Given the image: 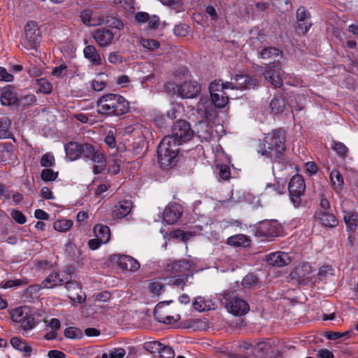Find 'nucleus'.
<instances>
[{
  "label": "nucleus",
  "mask_w": 358,
  "mask_h": 358,
  "mask_svg": "<svg viewBox=\"0 0 358 358\" xmlns=\"http://www.w3.org/2000/svg\"><path fill=\"white\" fill-rule=\"evenodd\" d=\"M194 135L188 122L180 120L172 127V135L162 138L157 148L158 162L161 167H171L178 153V146L189 141Z\"/></svg>",
  "instance_id": "obj_1"
},
{
  "label": "nucleus",
  "mask_w": 358,
  "mask_h": 358,
  "mask_svg": "<svg viewBox=\"0 0 358 358\" xmlns=\"http://www.w3.org/2000/svg\"><path fill=\"white\" fill-rule=\"evenodd\" d=\"M129 102L117 94H106L96 101L97 113L108 117L126 114L129 111Z\"/></svg>",
  "instance_id": "obj_2"
},
{
  "label": "nucleus",
  "mask_w": 358,
  "mask_h": 358,
  "mask_svg": "<svg viewBox=\"0 0 358 358\" xmlns=\"http://www.w3.org/2000/svg\"><path fill=\"white\" fill-rule=\"evenodd\" d=\"M285 133L278 129L268 134L264 138L263 148L258 152L273 162H280L285 151Z\"/></svg>",
  "instance_id": "obj_3"
},
{
  "label": "nucleus",
  "mask_w": 358,
  "mask_h": 358,
  "mask_svg": "<svg viewBox=\"0 0 358 358\" xmlns=\"http://www.w3.org/2000/svg\"><path fill=\"white\" fill-rule=\"evenodd\" d=\"M209 91L211 100L207 97H201L198 103V110L201 112L207 119L213 115L214 106L224 107L229 101V97L222 90L220 81L215 80L210 84Z\"/></svg>",
  "instance_id": "obj_4"
},
{
  "label": "nucleus",
  "mask_w": 358,
  "mask_h": 358,
  "mask_svg": "<svg viewBox=\"0 0 358 358\" xmlns=\"http://www.w3.org/2000/svg\"><path fill=\"white\" fill-rule=\"evenodd\" d=\"M289 193L290 200L295 208L303 206L302 196L304 194L306 185L303 178L299 175L293 176L289 182Z\"/></svg>",
  "instance_id": "obj_5"
},
{
  "label": "nucleus",
  "mask_w": 358,
  "mask_h": 358,
  "mask_svg": "<svg viewBox=\"0 0 358 358\" xmlns=\"http://www.w3.org/2000/svg\"><path fill=\"white\" fill-rule=\"evenodd\" d=\"M281 233V224L276 220H269L262 222L257 227L255 234L258 237H264L268 241H271Z\"/></svg>",
  "instance_id": "obj_6"
},
{
  "label": "nucleus",
  "mask_w": 358,
  "mask_h": 358,
  "mask_svg": "<svg viewBox=\"0 0 358 358\" xmlns=\"http://www.w3.org/2000/svg\"><path fill=\"white\" fill-rule=\"evenodd\" d=\"M225 307L227 310L234 315H243L249 310V305L243 299L233 296L230 293H225Z\"/></svg>",
  "instance_id": "obj_7"
},
{
  "label": "nucleus",
  "mask_w": 358,
  "mask_h": 358,
  "mask_svg": "<svg viewBox=\"0 0 358 358\" xmlns=\"http://www.w3.org/2000/svg\"><path fill=\"white\" fill-rule=\"evenodd\" d=\"M173 90L182 99H192L200 93L201 86L195 81L184 82L180 85H176Z\"/></svg>",
  "instance_id": "obj_8"
},
{
  "label": "nucleus",
  "mask_w": 358,
  "mask_h": 358,
  "mask_svg": "<svg viewBox=\"0 0 358 358\" xmlns=\"http://www.w3.org/2000/svg\"><path fill=\"white\" fill-rule=\"evenodd\" d=\"M24 44L29 48L35 49L41 41V33L36 22L29 21L24 27Z\"/></svg>",
  "instance_id": "obj_9"
},
{
  "label": "nucleus",
  "mask_w": 358,
  "mask_h": 358,
  "mask_svg": "<svg viewBox=\"0 0 358 358\" xmlns=\"http://www.w3.org/2000/svg\"><path fill=\"white\" fill-rule=\"evenodd\" d=\"M170 303V301H163L159 303L155 308L154 310V316L155 319L159 322L164 324H170L175 323L180 320V315H168L169 309L166 306Z\"/></svg>",
  "instance_id": "obj_10"
},
{
  "label": "nucleus",
  "mask_w": 358,
  "mask_h": 358,
  "mask_svg": "<svg viewBox=\"0 0 358 358\" xmlns=\"http://www.w3.org/2000/svg\"><path fill=\"white\" fill-rule=\"evenodd\" d=\"M80 156L89 159L96 164H103L105 162L103 151L101 148L94 147L90 143L81 144Z\"/></svg>",
  "instance_id": "obj_11"
},
{
  "label": "nucleus",
  "mask_w": 358,
  "mask_h": 358,
  "mask_svg": "<svg viewBox=\"0 0 358 358\" xmlns=\"http://www.w3.org/2000/svg\"><path fill=\"white\" fill-rule=\"evenodd\" d=\"M311 273L310 265L304 262L297 266L289 275L292 280H296L299 284H306L311 280Z\"/></svg>",
  "instance_id": "obj_12"
},
{
  "label": "nucleus",
  "mask_w": 358,
  "mask_h": 358,
  "mask_svg": "<svg viewBox=\"0 0 358 358\" xmlns=\"http://www.w3.org/2000/svg\"><path fill=\"white\" fill-rule=\"evenodd\" d=\"M193 264L189 260L183 259L176 261L166 265V269L171 273L178 276L186 275L187 272L192 270Z\"/></svg>",
  "instance_id": "obj_13"
},
{
  "label": "nucleus",
  "mask_w": 358,
  "mask_h": 358,
  "mask_svg": "<svg viewBox=\"0 0 358 358\" xmlns=\"http://www.w3.org/2000/svg\"><path fill=\"white\" fill-rule=\"evenodd\" d=\"M296 17L298 20L296 30L299 34H304L312 26L310 19V15L304 8H299L296 11Z\"/></svg>",
  "instance_id": "obj_14"
},
{
  "label": "nucleus",
  "mask_w": 358,
  "mask_h": 358,
  "mask_svg": "<svg viewBox=\"0 0 358 358\" xmlns=\"http://www.w3.org/2000/svg\"><path fill=\"white\" fill-rule=\"evenodd\" d=\"M265 79L268 80L274 87H280L282 85V71L274 64L267 67L263 73Z\"/></svg>",
  "instance_id": "obj_15"
},
{
  "label": "nucleus",
  "mask_w": 358,
  "mask_h": 358,
  "mask_svg": "<svg viewBox=\"0 0 358 358\" xmlns=\"http://www.w3.org/2000/svg\"><path fill=\"white\" fill-rule=\"evenodd\" d=\"M68 278L69 275L65 274ZM65 287L69 292V297L75 302L79 303H83L85 301V297L83 296L82 289L79 284L75 281H70L66 279Z\"/></svg>",
  "instance_id": "obj_16"
},
{
  "label": "nucleus",
  "mask_w": 358,
  "mask_h": 358,
  "mask_svg": "<svg viewBox=\"0 0 358 358\" xmlns=\"http://www.w3.org/2000/svg\"><path fill=\"white\" fill-rule=\"evenodd\" d=\"M182 208L178 203H172L166 207L163 213L164 220L169 224L175 223L180 217Z\"/></svg>",
  "instance_id": "obj_17"
},
{
  "label": "nucleus",
  "mask_w": 358,
  "mask_h": 358,
  "mask_svg": "<svg viewBox=\"0 0 358 358\" xmlns=\"http://www.w3.org/2000/svg\"><path fill=\"white\" fill-rule=\"evenodd\" d=\"M93 38L100 47H105L112 43L114 34L108 29H98L94 31Z\"/></svg>",
  "instance_id": "obj_18"
},
{
  "label": "nucleus",
  "mask_w": 358,
  "mask_h": 358,
  "mask_svg": "<svg viewBox=\"0 0 358 358\" xmlns=\"http://www.w3.org/2000/svg\"><path fill=\"white\" fill-rule=\"evenodd\" d=\"M117 263L120 268L131 272H135L140 268V263L136 259L128 255H118Z\"/></svg>",
  "instance_id": "obj_19"
},
{
  "label": "nucleus",
  "mask_w": 358,
  "mask_h": 358,
  "mask_svg": "<svg viewBox=\"0 0 358 358\" xmlns=\"http://www.w3.org/2000/svg\"><path fill=\"white\" fill-rule=\"evenodd\" d=\"M12 318L14 321L20 322L24 330L31 329L36 325L34 318L27 314L23 316V312L21 309H17L12 315Z\"/></svg>",
  "instance_id": "obj_20"
},
{
  "label": "nucleus",
  "mask_w": 358,
  "mask_h": 358,
  "mask_svg": "<svg viewBox=\"0 0 358 358\" xmlns=\"http://www.w3.org/2000/svg\"><path fill=\"white\" fill-rule=\"evenodd\" d=\"M195 131L201 141H209L213 137V129L207 121H199L195 125Z\"/></svg>",
  "instance_id": "obj_21"
},
{
  "label": "nucleus",
  "mask_w": 358,
  "mask_h": 358,
  "mask_svg": "<svg viewBox=\"0 0 358 358\" xmlns=\"http://www.w3.org/2000/svg\"><path fill=\"white\" fill-rule=\"evenodd\" d=\"M267 262L272 266L282 267L288 264L291 259L286 252H277L268 255Z\"/></svg>",
  "instance_id": "obj_22"
},
{
  "label": "nucleus",
  "mask_w": 358,
  "mask_h": 358,
  "mask_svg": "<svg viewBox=\"0 0 358 358\" xmlns=\"http://www.w3.org/2000/svg\"><path fill=\"white\" fill-rule=\"evenodd\" d=\"M66 279L62 273L57 272L51 273L41 282V286L45 289H52L63 285Z\"/></svg>",
  "instance_id": "obj_23"
},
{
  "label": "nucleus",
  "mask_w": 358,
  "mask_h": 358,
  "mask_svg": "<svg viewBox=\"0 0 358 358\" xmlns=\"http://www.w3.org/2000/svg\"><path fill=\"white\" fill-rule=\"evenodd\" d=\"M132 202L129 200L121 201L114 206L112 213L113 217L120 219L127 215L132 209Z\"/></svg>",
  "instance_id": "obj_24"
},
{
  "label": "nucleus",
  "mask_w": 358,
  "mask_h": 358,
  "mask_svg": "<svg viewBox=\"0 0 358 358\" xmlns=\"http://www.w3.org/2000/svg\"><path fill=\"white\" fill-rule=\"evenodd\" d=\"M234 80L237 85V90H250L258 85L257 80L248 75H237Z\"/></svg>",
  "instance_id": "obj_25"
},
{
  "label": "nucleus",
  "mask_w": 358,
  "mask_h": 358,
  "mask_svg": "<svg viewBox=\"0 0 358 358\" xmlns=\"http://www.w3.org/2000/svg\"><path fill=\"white\" fill-rule=\"evenodd\" d=\"M18 97L16 92L10 88H5L1 95L0 101L3 106H11L18 103Z\"/></svg>",
  "instance_id": "obj_26"
},
{
  "label": "nucleus",
  "mask_w": 358,
  "mask_h": 358,
  "mask_svg": "<svg viewBox=\"0 0 358 358\" xmlns=\"http://www.w3.org/2000/svg\"><path fill=\"white\" fill-rule=\"evenodd\" d=\"M85 57L93 65L99 66L101 64V56L94 45H87L83 50Z\"/></svg>",
  "instance_id": "obj_27"
},
{
  "label": "nucleus",
  "mask_w": 358,
  "mask_h": 358,
  "mask_svg": "<svg viewBox=\"0 0 358 358\" xmlns=\"http://www.w3.org/2000/svg\"><path fill=\"white\" fill-rule=\"evenodd\" d=\"M81 144L76 142H69L65 145V152L68 159L71 161L77 159L80 157Z\"/></svg>",
  "instance_id": "obj_28"
},
{
  "label": "nucleus",
  "mask_w": 358,
  "mask_h": 358,
  "mask_svg": "<svg viewBox=\"0 0 358 358\" xmlns=\"http://www.w3.org/2000/svg\"><path fill=\"white\" fill-rule=\"evenodd\" d=\"M270 108L274 114L280 113L284 111L285 101L282 95L277 94L273 96L270 102Z\"/></svg>",
  "instance_id": "obj_29"
},
{
  "label": "nucleus",
  "mask_w": 358,
  "mask_h": 358,
  "mask_svg": "<svg viewBox=\"0 0 358 358\" xmlns=\"http://www.w3.org/2000/svg\"><path fill=\"white\" fill-rule=\"evenodd\" d=\"M318 218L320 223L325 227H335L338 223L337 219L333 214L326 211L319 212Z\"/></svg>",
  "instance_id": "obj_30"
},
{
  "label": "nucleus",
  "mask_w": 358,
  "mask_h": 358,
  "mask_svg": "<svg viewBox=\"0 0 358 358\" xmlns=\"http://www.w3.org/2000/svg\"><path fill=\"white\" fill-rule=\"evenodd\" d=\"M10 344L13 348L17 350L24 353V356L27 357H30L32 348L27 343L23 342L17 337L12 338L10 340Z\"/></svg>",
  "instance_id": "obj_31"
},
{
  "label": "nucleus",
  "mask_w": 358,
  "mask_h": 358,
  "mask_svg": "<svg viewBox=\"0 0 358 358\" xmlns=\"http://www.w3.org/2000/svg\"><path fill=\"white\" fill-rule=\"evenodd\" d=\"M94 232L101 243H106L110 238L109 227L102 224H97L94 228Z\"/></svg>",
  "instance_id": "obj_32"
},
{
  "label": "nucleus",
  "mask_w": 358,
  "mask_h": 358,
  "mask_svg": "<svg viewBox=\"0 0 358 358\" xmlns=\"http://www.w3.org/2000/svg\"><path fill=\"white\" fill-rule=\"evenodd\" d=\"M329 178L334 190L338 192H340L344 184L341 173L337 170H332L330 173Z\"/></svg>",
  "instance_id": "obj_33"
},
{
  "label": "nucleus",
  "mask_w": 358,
  "mask_h": 358,
  "mask_svg": "<svg viewBox=\"0 0 358 358\" xmlns=\"http://www.w3.org/2000/svg\"><path fill=\"white\" fill-rule=\"evenodd\" d=\"M250 240L243 234H238L228 238L227 243L235 247H245L249 245Z\"/></svg>",
  "instance_id": "obj_34"
},
{
  "label": "nucleus",
  "mask_w": 358,
  "mask_h": 358,
  "mask_svg": "<svg viewBox=\"0 0 358 358\" xmlns=\"http://www.w3.org/2000/svg\"><path fill=\"white\" fill-rule=\"evenodd\" d=\"M343 220L349 231H355L357 226V215L353 212L344 211Z\"/></svg>",
  "instance_id": "obj_35"
},
{
  "label": "nucleus",
  "mask_w": 358,
  "mask_h": 358,
  "mask_svg": "<svg viewBox=\"0 0 358 358\" xmlns=\"http://www.w3.org/2000/svg\"><path fill=\"white\" fill-rule=\"evenodd\" d=\"M131 146V150L134 155H138L143 153L146 148V141L145 137L143 135L139 136L133 142Z\"/></svg>",
  "instance_id": "obj_36"
},
{
  "label": "nucleus",
  "mask_w": 358,
  "mask_h": 358,
  "mask_svg": "<svg viewBox=\"0 0 358 358\" xmlns=\"http://www.w3.org/2000/svg\"><path fill=\"white\" fill-rule=\"evenodd\" d=\"M280 51L273 47H267L260 52V57L263 59H271L278 56Z\"/></svg>",
  "instance_id": "obj_37"
},
{
  "label": "nucleus",
  "mask_w": 358,
  "mask_h": 358,
  "mask_svg": "<svg viewBox=\"0 0 358 358\" xmlns=\"http://www.w3.org/2000/svg\"><path fill=\"white\" fill-rule=\"evenodd\" d=\"M104 74H100L92 82V87L96 92H101L107 85V80L103 79Z\"/></svg>",
  "instance_id": "obj_38"
},
{
  "label": "nucleus",
  "mask_w": 358,
  "mask_h": 358,
  "mask_svg": "<svg viewBox=\"0 0 358 358\" xmlns=\"http://www.w3.org/2000/svg\"><path fill=\"white\" fill-rule=\"evenodd\" d=\"M72 224L73 222L71 220H59L54 223L53 227L58 231L65 232L72 227Z\"/></svg>",
  "instance_id": "obj_39"
},
{
  "label": "nucleus",
  "mask_w": 358,
  "mask_h": 358,
  "mask_svg": "<svg viewBox=\"0 0 358 358\" xmlns=\"http://www.w3.org/2000/svg\"><path fill=\"white\" fill-rule=\"evenodd\" d=\"M10 122L8 118L0 120V138H6L10 136Z\"/></svg>",
  "instance_id": "obj_40"
},
{
  "label": "nucleus",
  "mask_w": 358,
  "mask_h": 358,
  "mask_svg": "<svg viewBox=\"0 0 358 358\" xmlns=\"http://www.w3.org/2000/svg\"><path fill=\"white\" fill-rule=\"evenodd\" d=\"M28 284V281L27 279H14V280H9L6 282H2L0 284V287L1 288H11L13 287H20L26 285Z\"/></svg>",
  "instance_id": "obj_41"
},
{
  "label": "nucleus",
  "mask_w": 358,
  "mask_h": 358,
  "mask_svg": "<svg viewBox=\"0 0 358 358\" xmlns=\"http://www.w3.org/2000/svg\"><path fill=\"white\" fill-rule=\"evenodd\" d=\"M162 345H163L158 341H149L144 343L143 348L150 353H159Z\"/></svg>",
  "instance_id": "obj_42"
},
{
  "label": "nucleus",
  "mask_w": 358,
  "mask_h": 358,
  "mask_svg": "<svg viewBox=\"0 0 358 358\" xmlns=\"http://www.w3.org/2000/svg\"><path fill=\"white\" fill-rule=\"evenodd\" d=\"M37 84L39 85V91L44 94H50L52 90V84L45 78L37 79Z\"/></svg>",
  "instance_id": "obj_43"
},
{
  "label": "nucleus",
  "mask_w": 358,
  "mask_h": 358,
  "mask_svg": "<svg viewBox=\"0 0 358 358\" xmlns=\"http://www.w3.org/2000/svg\"><path fill=\"white\" fill-rule=\"evenodd\" d=\"M331 147L341 157H345L348 152V148L341 142L334 141Z\"/></svg>",
  "instance_id": "obj_44"
},
{
  "label": "nucleus",
  "mask_w": 358,
  "mask_h": 358,
  "mask_svg": "<svg viewBox=\"0 0 358 358\" xmlns=\"http://www.w3.org/2000/svg\"><path fill=\"white\" fill-rule=\"evenodd\" d=\"M57 172H55L54 171L50 169H43L41 174V179L45 182L55 180L57 178Z\"/></svg>",
  "instance_id": "obj_45"
},
{
  "label": "nucleus",
  "mask_w": 358,
  "mask_h": 358,
  "mask_svg": "<svg viewBox=\"0 0 358 358\" xmlns=\"http://www.w3.org/2000/svg\"><path fill=\"white\" fill-rule=\"evenodd\" d=\"M219 170V176L221 179L227 180L231 177V171L229 166L226 164H222L217 166Z\"/></svg>",
  "instance_id": "obj_46"
},
{
  "label": "nucleus",
  "mask_w": 358,
  "mask_h": 358,
  "mask_svg": "<svg viewBox=\"0 0 358 358\" xmlns=\"http://www.w3.org/2000/svg\"><path fill=\"white\" fill-rule=\"evenodd\" d=\"M36 101L34 94H27L18 99V104L22 106H31Z\"/></svg>",
  "instance_id": "obj_47"
},
{
  "label": "nucleus",
  "mask_w": 358,
  "mask_h": 358,
  "mask_svg": "<svg viewBox=\"0 0 358 358\" xmlns=\"http://www.w3.org/2000/svg\"><path fill=\"white\" fill-rule=\"evenodd\" d=\"M163 288L164 285L159 281H152L149 284V289L155 295H159Z\"/></svg>",
  "instance_id": "obj_48"
},
{
  "label": "nucleus",
  "mask_w": 358,
  "mask_h": 358,
  "mask_svg": "<svg viewBox=\"0 0 358 358\" xmlns=\"http://www.w3.org/2000/svg\"><path fill=\"white\" fill-rule=\"evenodd\" d=\"M10 215L12 218L18 224H24L27 221L24 215L20 210H13L11 211Z\"/></svg>",
  "instance_id": "obj_49"
},
{
  "label": "nucleus",
  "mask_w": 358,
  "mask_h": 358,
  "mask_svg": "<svg viewBox=\"0 0 358 358\" xmlns=\"http://www.w3.org/2000/svg\"><path fill=\"white\" fill-rule=\"evenodd\" d=\"M333 275V268L329 265H324L320 268L317 275L320 279L325 278L328 275Z\"/></svg>",
  "instance_id": "obj_50"
},
{
  "label": "nucleus",
  "mask_w": 358,
  "mask_h": 358,
  "mask_svg": "<svg viewBox=\"0 0 358 358\" xmlns=\"http://www.w3.org/2000/svg\"><path fill=\"white\" fill-rule=\"evenodd\" d=\"M52 74L57 78L65 76L67 74V66L65 64H62L55 67L52 70Z\"/></svg>",
  "instance_id": "obj_51"
},
{
  "label": "nucleus",
  "mask_w": 358,
  "mask_h": 358,
  "mask_svg": "<svg viewBox=\"0 0 358 358\" xmlns=\"http://www.w3.org/2000/svg\"><path fill=\"white\" fill-rule=\"evenodd\" d=\"M160 358H173L175 353L173 350L169 346L162 345L159 352Z\"/></svg>",
  "instance_id": "obj_52"
},
{
  "label": "nucleus",
  "mask_w": 358,
  "mask_h": 358,
  "mask_svg": "<svg viewBox=\"0 0 358 358\" xmlns=\"http://www.w3.org/2000/svg\"><path fill=\"white\" fill-rule=\"evenodd\" d=\"M257 283V278L253 274L247 275L243 279V285L248 287H252Z\"/></svg>",
  "instance_id": "obj_53"
},
{
  "label": "nucleus",
  "mask_w": 358,
  "mask_h": 358,
  "mask_svg": "<svg viewBox=\"0 0 358 358\" xmlns=\"http://www.w3.org/2000/svg\"><path fill=\"white\" fill-rule=\"evenodd\" d=\"M189 30V27L184 24H180L175 26L173 32L175 35L178 36H185Z\"/></svg>",
  "instance_id": "obj_54"
},
{
  "label": "nucleus",
  "mask_w": 358,
  "mask_h": 358,
  "mask_svg": "<svg viewBox=\"0 0 358 358\" xmlns=\"http://www.w3.org/2000/svg\"><path fill=\"white\" fill-rule=\"evenodd\" d=\"M142 45L149 50H155L159 47V43L155 39H143Z\"/></svg>",
  "instance_id": "obj_55"
},
{
  "label": "nucleus",
  "mask_w": 358,
  "mask_h": 358,
  "mask_svg": "<svg viewBox=\"0 0 358 358\" xmlns=\"http://www.w3.org/2000/svg\"><path fill=\"white\" fill-rule=\"evenodd\" d=\"M54 157L52 155L46 153L43 155L41 159V165L44 167H50L53 165Z\"/></svg>",
  "instance_id": "obj_56"
},
{
  "label": "nucleus",
  "mask_w": 358,
  "mask_h": 358,
  "mask_svg": "<svg viewBox=\"0 0 358 358\" xmlns=\"http://www.w3.org/2000/svg\"><path fill=\"white\" fill-rule=\"evenodd\" d=\"M192 306L195 310L199 312L203 311L206 309L205 302L202 297H196L194 299Z\"/></svg>",
  "instance_id": "obj_57"
},
{
  "label": "nucleus",
  "mask_w": 358,
  "mask_h": 358,
  "mask_svg": "<svg viewBox=\"0 0 358 358\" xmlns=\"http://www.w3.org/2000/svg\"><path fill=\"white\" fill-rule=\"evenodd\" d=\"M13 76L9 73L3 67H0V80L5 82H11L13 80Z\"/></svg>",
  "instance_id": "obj_58"
},
{
  "label": "nucleus",
  "mask_w": 358,
  "mask_h": 358,
  "mask_svg": "<svg viewBox=\"0 0 358 358\" xmlns=\"http://www.w3.org/2000/svg\"><path fill=\"white\" fill-rule=\"evenodd\" d=\"M108 60L111 64H118L122 62V57L118 52H112L109 54Z\"/></svg>",
  "instance_id": "obj_59"
},
{
  "label": "nucleus",
  "mask_w": 358,
  "mask_h": 358,
  "mask_svg": "<svg viewBox=\"0 0 358 358\" xmlns=\"http://www.w3.org/2000/svg\"><path fill=\"white\" fill-rule=\"evenodd\" d=\"M349 334V331H345L343 333L336 332V331H327L325 333V337L329 340H336L340 338L347 334Z\"/></svg>",
  "instance_id": "obj_60"
},
{
  "label": "nucleus",
  "mask_w": 358,
  "mask_h": 358,
  "mask_svg": "<svg viewBox=\"0 0 358 358\" xmlns=\"http://www.w3.org/2000/svg\"><path fill=\"white\" fill-rule=\"evenodd\" d=\"M94 296L96 301H107L110 299L111 294L109 292L104 291L95 294Z\"/></svg>",
  "instance_id": "obj_61"
},
{
  "label": "nucleus",
  "mask_w": 358,
  "mask_h": 358,
  "mask_svg": "<svg viewBox=\"0 0 358 358\" xmlns=\"http://www.w3.org/2000/svg\"><path fill=\"white\" fill-rule=\"evenodd\" d=\"M269 349L270 346L264 342L257 343L255 347L257 353L262 352L261 355H258L259 356H262L264 354L267 353Z\"/></svg>",
  "instance_id": "obj_62"
},
{
  "label": "nucleus",
  "mask_w": 358,
  "mask_h": 358,
  "mask_svg": "<svg viewBox=\"0 0 358 358\" xmlns=\"http://www.w3.org/2000/svg\"><path fill=\"white\" fill-rule=\"evenodd\" d=\"M164 5L172 7L173 8H179L182 4V0H159Z\"/></svg>",
  "instance_id": "obj_63"
},
{
  "label": "nucleus",
  "mask_w": 358,
  "mask_h": 358,
  "mask_svg": "<svg viewBox=\"0 0 358 358\" xmlns=\"http://www.w3.org/2000/svg\"><path fill=\"white\" fill-rule=\"evenodd\" d=\"M48 358H66V355L59 350H52L48 352Z\"/></svg>",
  "instance_id": "obj_64"
}]
</instances>
